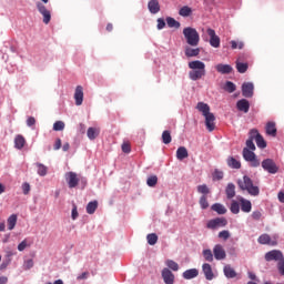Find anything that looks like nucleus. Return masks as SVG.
<instances>
[{
	"mask_svg": "<svg viewBox=\"0 0 284 284\" xmlns=\"http://www.w3.org/2000/svg\"><path fill=\"white\" fill-rule=\"evenodd\" d=\"M189 79L191 81H200V79H203L205 77L206 71H205V63L201 60H193L189 62Z\"/></svg>",
	"mask_w": 284,
	"mask_h": 284,
	"instance_id": "nucleus-1",
	"label": "nucleus"
},
{
	"mask_svg": "<svg viewBox=\"0 0 284 284\" xmlns=\"http://www.w3.org/2000/svg\"><path fill=\"white\" fill-rule=\"evenodd\" d=\"M237 185L242 192H247L251 196H258V194H261L258 186L254 185V182L247 175H244L242 180H239Z\"/></svg>",
	"mask_w": 284,
	"mask_h": 284,
	"instance_id": "nucleus-2",
	"label": "nucleus"
},
{
	"mask_svg": "<svg viewBox=\"0 0 284 284\" xmlns=\"http://www.w3.org/2000/svg\"><path fill=\"white\" fill-rule=\"evenodd\" d=\"M237 185L242 192H247L251 196H258V194H261L258 186L254 185V182L247 175H244L242 180H239Z\"/></svg>",
	"mask_w": 284,
	"mask_h": 284,
	"instance_id": "nucleus-3",
	"label": "nucleus"
},
{
	"mask_svg": "<svg viewBox=\"0 0 284 284\" xmlns=\"http://www.w3.org/2000/svg\"><path fill=\"white\" fill-rule=\"evenodd\" d=\"M237 185L242 192H247L251 196H258V194H261L258 186L254 185V182L247 175H244L242 180H239Z\"/></svg>",
	"mask_w": 284,
	"mask_h": 284,
	"instance_id": "nucleus-4",
	"label": "nucleus"
},
{
	"mask_svg": "<svg viewBox=\"0 0 284 284\" xmlns=\"http://www.w3.org/2000/svg\"><path fill=\"white\" fill-rule=\"evenodd\" d=\"M183 36L187 43V45H191V48H196L201 41V36L199 34V31L192 27H186L183 29Z\"/></svg>",
	"mask_w": 284,
	"mask_h": 284,
	"instance_id": "nucleus-5",
	"label": "nucleus"
},
{
	"mask_svg": "<svg viewBox=\"0 0 284 284\" xmlns=\"http://www.w3.org/2000/svg\"><path fill=\"white\" fill-rule=\"evenodd\" d=\"M36 8H37L39 14H41V17H42V23L48 26L50 23V21H52V10H50L48 7H45V4H43L41 1H38L36 3Z\"/></svg>",
	"mask_w": 284,
	"mask_h": 284,
	"instance_id": "nucleus-6",
	"label": "nucleus"
},
{
	"mask_svg": "<svg viewBox=\"0 0 284 284\" xmlns=\"http://www.w3.org/2000/svg\"><path fill=\"white\" fill-rule=\"evenodd\" d=\"M257 243H260V245H270L271 247H276V245H278V237L276 235L272 237L270 234L264 233L258 236Z\"/></svg>",
	"mask_w": 284,
	"mask_h": 284,
	"instance_id": "nucleus-7",
	"label": "nucleus"
},
{
	"mask_svg": "<svg viewBox=\"0 0 284 284\" xmlns=\"http://www.w3.org/2000/svg\"><path fill=\"white\" fill-rule=\"evenodd\" d=\"M243 159H245L248 163H251L252 168H258V165H261V161L256 159V153L251 151L247 148L243 149Z\"/></svg>",
	"mask_w": 284,
	"mask_h": 284,
	"instance_id": "nucleus-8",
	"label": "nucleus"
},
{
	"mask_svg": "<svg viewBox=\"0 0 284 284\" xmlns=\"http://www.w3.org/2000/svg\"><path fill=\"white\" fill-rule=\"evenodd\" d=\"M250 136L255 140L257 148H260L261 150H265V148H267V142H265L263 135L258 133V130L252 129L250 131Z\"/></svg>",
	"mask_w": 284,
	"mask_h": 284,
	"instance_id": "nucleus-9",
	"label": "nucleus"
},
{
	"mask_svg": "<svg viewBox=\"0 0 284 284\" xmlns=\"http://www.w3.org/2000/svg\"><path fill=\"white\" fill-rule=\"evenodd\" d=\"M227 225V219L225 217H215L210 220L206 224L209 230H219V227H225Z\"/></svg>",
	"mask_w": 284,
	"mask_h": 284,
	"instance_id": "nucleus-10",
	"label": "nucleus"
},
{
	"mask_svg": "<svg viewBox=\"0 0 284 284\" xmlns=\"http://www.w3.org/2000/svg\"><path fill=\"white\" fill-rule=\"evenodd\" d=\"M262 168L265 170V172H268V174H276V172H278V166L272 159L264 160L262 162Z\"/></svg>",
	"mask_w": 284,
	"mask_h": 284,
	"instance_id": "nucleus-11",
	"label": "nucleus"
},
{
	"mask_svg": "<svg viewBox=\"0 0 284 284\" xmlns=\"http://www.w3.org/2000/svg\"><path fill=\"white\" fill-rule=\"evenodd\" d=\"M65 181H67L70 190H72V189L77 187V185H79L80 179L75 172H68V173H65Z\"/></svg>",
	"mask_w": 284,
	"mask_h": 284,
	"instance_id": "nucleus-12",
	"label": "nucleus"
},
{
	"mask_svg": "<svg viewBox=\"0 0 284 284\" xmlns=\"http://www.w3.org/2000/svg\"><path fill=\"white\" fill-rule=\"evenodd\" d=\"M206 34L210 37V45H212V48H221V38L216 36L214 29L209 28Z\"/></svg>",
	"mask_w": 284,
	"mask_h": 284,
	"instance_id": "nucleus-13",
	"label": "nucleus"
},
{
	"mask_svg": "<svg viewBox=\"0 0 284 284\" xmlns=\"http://www.w3.org/2000/svg\"><path fill=\"white\" fill-rule=\"evenodd\" d=\"M264 258L267 262L278 261V263H281V261L284 258V256H283V252H281L280 250H273V251L267 252L265 254Z\"/></svg>",
	"mask_w": 284,
	"mask_h": 284,
	"instance_id": "nucleus-14",
	"label": "nucleus"
},
{
	"mask_svg": "<svg viewBox=\"0 0 284 284\" xmlns=\"http://www.w3.org/2000/svg\"><path fill=\"white\" fill-rule=\"evenodd\" d=\"M242 95L245 97V99H252L254 97V83L244 82L242 84Z\"/></svg>",
	"mask_w": 284,
	"mask_h": 284,
	"instance_id": "nucleus-15",
	"label": "nucleus"
},
{
	"mask_svg": "<svg viewBox=\"0 0 284 284\" xmlns=\"http://www.w3.org/2000/svg\"><path fill=\"white\" fill-rule=\"evenodd\" d=\"M213 255L216 261H225L227 257V253H225V248H223V245L216 244L213 247Z\"/></svg>",
	"mask_w": 284,
	"mask_h": 284,
	"instance_id": "nucleus-16",
	"label": "nucleus"
},
{
	"mask_svg": "<svg viewBox=\"0 0 284 284\" xmlns=\"http://www.w3.org/2000/svg\"><path fill=\"white\" fill-rule=\"evenodd\" d=\"M205 118V125H206V130H209V132H214V130L216 129V116H214V113H210L209 115H204Z\"/></svg>",
	"mask_w": 284,
	"mask_h": 284,
	"instance_id": "nucleus-17",
	"label": "nucleus"
},
{
	"mask_svg": "<svg viewBox=\"0 0 284 284\" xmlns=\"http://www.w3.org/2000/svg\"><path fill=\"white\" fill-rule=\"evenodd\" d=\"M162 278L165 284H174V273L168 267L162 270Z\"/></svg>",
	"mask_w": 284,
	"mask_h": 284,
	"instance_id": "nucleus-18",
	"label": "nucleus"
},
{
	"mask_svg": "<svg viewBox=\"0 0 284 284\" xmlns=\"http://www.w3.org/2000/svg\"><path fill=\"white\" fill-rule=\"evenodd\" d=\"M215 70L219 74H232V70L234 69L230 64L219 63L215 65Z\"/></svg>",
	"mask_w": 284,
	"mask_h": 284,
	"instance_id": "nucleus-19",
	"label": "nucleus"
},
{
	"mask_svg": "<svg viewBox=\"0 0 284 284\" xmlns=\"http://www.w3.org/2000/svg\"><path fill=\"white\" fill-rule=\"evenodd\" d=\"M148 9L151 14H159V12H161V4L159 3V0L149 1Z\"/></svg>",
	"mask_w": 284,
	"mask_h": 284,
	"instance_id": "nucleus-20",
	"label": "nucleus"
},
{
	"mask_svg": "<svg viewBox=\"0 0 284 284\" xmlns=\"http://www.w3.org/2000/svg\"><path fill=\"white\" fill-rule=\"evenodd\" d=\"M75 105H83V87L78 85L74 92Z\"/></svg>",
	"mask_w": 284,
	"mask_h": 284,
	"instance_id": "nucleus-21",
	"label": "nucleus"
},
{
	"mask_svg": "<svg viewBox=\"0 0 284 284\" xmlns=\"http://www.w3.org/2000/svg\"><path fill=\"white\" fill-rule=\"evenodd\" d=\"M236 108L240 112H244V114H247V112H250V101L242 99L237 101Z\"/></svg>",
	"mask_w": 284,
	"mask_h": 284,
	"instance_id": "nucleus-22",
	"label": "nucleus"
},
{
	"mask_svg": "<svg viewBox=\"0 0 284 284\" xmlns=\"http://www.w3.org/2000/svg\"><path fill=\"white\" fill-rule=\"evenodd\" d=\"M202 272L206 281H212L214 278V272H212V265L205 263L202 265Z\"/></svg>",
	"mask_w": 284,
	"mask_h": 284,
	"instance_id": "nucleus-23",
	"label": "nucleus"
},
{
	"mask_svg": "<svg viewBox=\"0 0 284 284\" xmlns=\"http://www.w3.org/2000/svg\"><path fill=\"white\" fill-rule=\"evenodd\" d=\"M239 201L241 203L242 212L250 214V212H252V202L250 200H245V197H240Z\"/></svg>",
	"mask_w": 284,
	"mask_h": 284,
	"instance_id": "nucleus-24",
	"label": "nucleus"
},
{
	"mask_svg": "<svg viewBox=\"0 0 284 284\" xmlns=\"http://www.w3.org/2000/svg\"><path fill=\"white\" fill-rule=\"evenodd\" d=\"M223 273L226 278H236L237 275L234 267H232L230 264L224 265Z\"/></svg>",
	"mask_w": 284,
	"mask_h": 284,
	"instance_id": "nucleus-25",
	"label": "nucleus"
},
{
	"mask_svg": "<svg viewBox=\"0 0 284 284\" xmlns=\"http://www.w3.org/2000/svg\"><path fill=\"white\" fill-rule=\"evenodd\" d=\"M196 110H199V112H201L203 114V116H207V115L212 114V112H210V104H207L205 102H199L196 104Z\"/></svg>",
	"mask_w": 284,
	"mask_h": 284,
	"instance_id": "nucleus-26",
	"label": "nucleus"
},
{
	"mask_svg": "<svg viewBox=\"0 0 284 284\" xmlns=\"http://www.w3.org/2000/svg\"><path fill=\"white\" fill-rule=\"evenodd\" d=\"M14 148L16 150H23V148H26V138L23 135L21 134L16 135Z\"/></svg>",
	"mask_w": 284,
	"mask_h": 284,
	"instance_id": "nucleus-27",
	"label": "nucleus"
},
{
	"mask_svg": "<svg viewBox=\"0 0 284 284\" xmlns=\"http://www.w3.org/2000/svg\"><path fill=\"white\" fill-rule=\"evenodd\" d=\"M183 278H185V281H191V278H196V276H199V270L196 268H190L183 272L182 274Z\"/></svg>",
	"mask_w": 284,
	"mask_h": 284,
	"instance_id": "nucleus-28",
	"label": "nucleus"
},
{
	"mask_svg": "<svg viewBox=\"0 0 284 284\" xmlns=\"http://www.w3.org/2000/svg\"><path fill=\"white\" fill-rule=\"evenodd\" d=\"M184 54L187 57V59H192V57H199V54H201V49H192L191 47H185Z\"/></svg>",
	"mask_w": 284,
	"mask_h": 284,
	"instance_id": "nucleus-29",
	"label": "nucleus"
},
{
	"mask_svg": "<svg viewBox=\"0 0 284 284\" xmlns=\"http://www.w3.org/2000/svg\"><path fill=\"white\" fill-rule=\"evenodd\" d=\"M266 134L268 136H276L277 130H276V122H267L265 126Z\"/></svg>",
	"mask_w": 284,
	"mask_h": 284,
	"instance_id": "nucleus-30",
	"label": "nucleus"
},
{
	"mask_svg": "<svg viewBox=\"0 0 284 284\" xmlns=\"http://www.w3.org/2000/svg\"><path fill=\"white\" fill-rule=\"evenodd\" d=\"M101 134V130L99 128H89L87 131V136L90 141H94Z\"/></svg>",
	"mask_w": 284,
	"mask_h": 284,
	"instance_id": "nucleus-31",
	"label": "nucleus"
},
{
	"mask_svg": "<svg viewBox=\"0 0 284 284\" xmlns=\"http://www.w3.org/2000/svg\"><path fill=\"white\" fill-rule=\"evenodd\" d=\"M226 199H234L236 196V186L234 183H229L225 190Z\"/></svg>",
	"mask_w": 284,
	"mask_h": 284,
	"instance_id": "nucleus-32",
	"label": "nucleus"
},
{
	"mask_svg": "<svg viewBox=\"0 0 284 284\" xmlns=\"http://www.w3.org/2000/svg\"><path fill=\"white\" fill-rule=\"evenodd\" d=\"M187 156H190V154L187 153V149L185 146H180L176 150V159L179 161H183V159H187Z\"/></svg>",
	"mask_w": 284,
	"mask_h": 284,
	"instance_id": "nucleus-33",
	"label": "nucleus"
},
{
	"mask_svg": "<svg viewBox=\"0 0 284 284\" xmlns=\"http://www.w3.org/2000/svg\"><path fill=\"white\" fill-rule=\"evenodd\" d=\"M211 210L213 212H216V214H227V209H225V205L221 203H215L211 206Z\"/></svg>",
	"mask_w": 284,
	"mask_h": 284,
	"instance_id": "nucleus-34",
	"label": "nucleus"
},
{
	"mask_svg": "<svg viewBox=\"0 0 284 284\" xmlns=\"http://www.w3.org/2000/svg\"><path fill=\"white\" fill-rule=\"evenodd\" d=\"M98 207H99L98 201L89 202L87 205V214H94V212H97Z\"/></svg>",
	"mask_w": 284,
	"mask_h": 284,
	"instance_id": "nucleus-35",
	"label": "nucleus"
},
{
	"mask_svg": "<svg viewBox=\"0 0 284 284\" xmlns=\"http://www.w3.org/2000/svg\"><path fill=\"white\" fill-rule=\"evenodd\" d=\"M8 230L12 231L17 226V214H12L7 220Z\"/></svg>",
	"mask_w": 284,
	"mask_h": 284,
	"instance_id": "nucleus-36",
	"label": "nucleus"
},
{
	"mask_svg": "<svg viewBox=\"0 0 284 284\" xmlns=\"http://www.w3.org/2000/svg\"><path fill=\"white\" fill-rule=\"evenodd\" d=\"M227 165L229 168H232L233 170H241V162L234 158L227 159Z\"/></svg>",
	"mask_w": 284,
	"mask_h": 284,
	"instance_id": "nucleus-37",
	"label": "nucleus"
},
{
	"mask_svg": "<svg viewBox=\"0 0 284 284\" xmlns=\"http://www.w3.org/2000/svg\"><path fill=\"white\" fill-rule=\"evenodd\" d=\"M162 142L164 143V145H170V143H172V133L170 131H163Z\"/></svg>",
	"mask_w": 284,
	"mask_h": 284,
	"instance_id": "nucleus-38",
	"label": "nucleus"
},
{
	"mask_svg": "<svg viewBox=\"0 0 284 284\" xmlns=\"http://www.w3.org/2000/svg\"><path fill=\"white\" fill-rule=\"evenodd\" d=\"M146 241L149 245H156V243L159 242V235H156L155 233H150L146 235Z\"/></svg>",
	"mask_w": 284,
	"mask_h": 284,
	"instance_id": "nucleus-39",
	"label": "nucleus"
},
{
	"mask_svg": "<svg viewBox=\"0 0 284 284\" xmlns=\"http://www.w3.org/2000/svg\"><path fill=\"white\" fill-rule=\"evenodd\" d=\"M166 24L169 26V28H181V22L176 21L172 17L166 18Z\"/></svg>",
	"mask_w": 284,
	"mask_h": 284,
	"instance_id": "nucleus-40",
	"label": "nucleus"
},
{
	"mask_svg": "<svg viewBox=\"0 0 284 284\" xmlns=\"http://www.w3.org/2000/svg\"><path fill=\"white\" fill-rule=\"evenodd\" d=\"M165 265L169 267V270L179 272V263L174 262V260H166Z\"/></svg>",
	"mask_w": 284,
	"mask_h": 284,
	"instance_id": "nucleus-41",
	"label": "nucleus"
},
{
	"mask_svg": "<svg viewBox=\"0 0 284 284\" xmlns=\"http://www.w3.org/2000/svg\"><path fill=\"white\" fill-rule=\"evenodd\" d=\"M199 203L201 210H207V207H210V202H207V195H201Z\"/></svg>",
	"mask_w": 284,
	"mask_h": 284,
	"instance_id": "nucleus-42",
	"label": "nucleus"
},
{
	"mask_svg": "<svg viewBox=\"0 0 284 284\" xmlns=\"http://www.w3.org/2000/svg\"><path fill=\"white\" fill-rule=\"evenodd\" d=\"M156 183H159V178L156 175H151L146 180V185H149V187H156Z\"/></svg>",
	"mask_w": 284,
	"mask_h": 284,
	"instance_id": "nucleus-43",
	"label": "nucleus"
},
{
	"mask_svg": "<svg viewBox=\"0 0 284 284\" xmlns=\"http://www.w3.org/2000/svg\"><path fill=\"white\" fill-rule=\"evenodd\" d=\"M224 90L230 94H232V92H236V84H234V82L232 81H226L224 85Z\"/></svg>",
	"mask_w": 284,
	"mask_h": 284,
	"instance_id": "nucleus-44",
	"label": "nucleus"
},
{
	"mask_svg": "<svg viewBox=\"0 0 284 284\" xmlns=\"http://www.w3.org/2000/svg\"><path fill=\"white\" fill-rule=\"evenodd\" d=\"M199 194H202V196H207L210 194V187H207V184H201L197 186Z\"/></svg>",
	"mask_w": 284,
	"mask_h": 284,
	"instance_id": "nucleus-45",
	"label": "nucleus"
},
{
	"mask_svg": "<svg viewBox=\"0 0 284 284\" xmlns=\"http://www.w3.org/2000/svg\"><path fill=\"white\" fill-rule=\"evenodd\" d=\"M180 17H190L192 14V8L184 6L179 11Z\"/></svg>",
	"mask_w": 284,
	"mask_h": 284,
	"instance_id": "nucleus-46",
	"label": "nucleus"
},
{
	"mask_svg": "<svg viewBox=\"0 0 284 284\" xmlns=\"http://www.w3.org/2000/svg\"><path fill=\"white\" fill-rule=\"evenodd\" d=\"M203 256L205 258V261H207L209 263H212V261H214V254L212 253V250L206 248L203 251Z\"/></svg>",
	"mask_w": 284,
	"mask_h": 284,
	"instance_id": "nucleus-47",
	"label": "nucleus"
},
{
	"mask_svg": "<svg viewBox=\"0 0 284 284\" xmlns=\"http://www.w3.org/2000/svg\"><path fill=\"white\" fill-rule=\"evenodd\" d=\"M247 63H243V62H237L236 63V70L237 72H240V74H245V72H247Z\"/></svg>",
	"mask_w": 284,
	"mask_h": 284,
	"instance_id": "nucleus-48",
	"label": "nucleus"
},
{
	"mask_svg": "<svg viewBox=\"0 0 284 284\" xmlns=\"http://www.w3.org/2000/svg\"><path fill=\"white\" fill-rule=\"evenodd\" d=\"M37 168H38L39 176H45V174H48V166H45L41 163H37Z\"/></svg>",
	"mask_w": 284,
	"mask_h": 284,
	"instance_id": "nucleus-49",
	"label": "nucleus"
},
{
	"mask_svg": "<svg viewBox=\"0 0 284 284\" xmlns=\"http://www.w3.org/2000/svg\"><path fill=\"white\" fill-rule=\"evenodd\" d=\"M53 130H54V132H61V131L65 130V123L63 121L54 122Z\"/></svg>",
	"mask_w": 284,
	"mask_h": 284,
	"instance_id": "nucleus-50",
	"label": "nucleus"
},
{
	"mask_svg": "<svg viewBox=\"0 0 284 284\" xmlns=\"http://www.w3.org/2000/svg\"><path fill=\"white\" fill-rule=\"evenodd\" d=\"M230 210L232 214H239L241 212V205H239V202L232 201Z\"/></svg>",
	"mask_w": 284,
	"mask_h": 284,
	"instance_id": "nucleus-51",
	"label": "nucleus"
},
{
	"mask_svg": "<svg viewBox=\"0 0 284 284\" xmlns=\"http://www.w3.org/2000/svg\"><path fill=\"white\" fill-rule=\"evenodd\" d=\"M246 149L251 150L252 152L256 150V145L254 144V138H252V135H250V138L246 140Z\"/></svg>",
	"mask_w": 284,
	"mask_h": 284,
	"instance_id": "nucleus-52",
	"label": "nucleus"
},
{
	"mask_svg": "<svg viewBox=\"0 0 284 284\" xmlns=\"http://www.w3.org/2000/svg\"><path fill=\"white\" fill-rule=\"evenodd\" d=\"M244 43L243 42H236V41H231V48L232 50H236V48H239V50H243L244 48Z\"/></svg>",
	"mask_w": 284,
	"mask_h": 284,
	"instance_id": "nucleus-53",
	"label": "nucleus"
},
{
	"mask_svg": "<svg viewBox=\"0 0 284 284\" xmlns=\"http://www.w3.org/2000/svg\"><path fill=\"white\" fill-rule=\"evenodd\" d=\"M219 239H222L223 241H227V239H230V231H227V230H224V231H221L220 233H219Z\"/></svg>",
	"mask_w": 284,
	"mask_h": 284,
	"instance_id": "nucleus-54",
	"label": "nucleus"
},
{
	"mask_svg": "<svg viewBox=\"0 0 284 284\" xmlns=\"http://www.w3.org/2000/svg\"><path fill=\"white\" fill-rule=\"evenodd\" d=\"M71 217L72 221H77V219H79V211L77 209V204L72 205Z\"/></svg>",
	"mask_w": 284,
	"mask_h": 284,
	"instance_id": "nucleus-55",
	"label": "nucleus"
},
{
	"mask_svg": "<svg viewBox=\"0 0 284 284\" xmlns=\"http://www.w3.org/2000/svg\"><path fill=\"white\" fill-rule=\"evenodd\" d=\"M213 179L216 181H221L223 179V171L215 170L213 173Z\"/></svg>",
	"mask_w": 284,
	"mask_h": 284,
	"instance_id": "nucleus-56",
	"label": "nucleus"
},
{
	"mask_svg": "<svg viewBox=\"0 0 284 284\" xmlns=\"http://www.w3.org/2000/svg\"><path fill=\"white\" fill-rule=\"evenodd\" d=\"M122 152H124V154H130V152H132V148L130 146V143L124 142L122 144Z\"/></svg>",
	"mask_w": 284,
	"mask_h": 284,
	"instance_id": "nucleus-57",
	"label": "nucleus"
},
{
	"mask_svg": "<svg viewBox=\"0 0 284 284\" xmlns=\"http://www.w3.org/2000/svg\"><path fill=\"white\" fill-rule=\"evenodd\" d=\"M251 216L253 221H261V216H263V214L261 211H254Z\"/></svg>",
	"mask_w": 284,
	"mask_h": 284,
	"instance_id": "nucleus-58",
	"label": "nucleus"
},
{
	"mask_svg": "<svg viewBox=\"0 0 284 284\" xmlns=\"http://www.w3.org/2000/svg\"><path fill=\"white\" fill-rule=\"evenodd\" d=\"M37 124V119H34V116H29L28 119H27V125H28V128H32L33 125H36Z\"/></svg>",
	"mask_w": 284,
	"mask_h": 284,
	"instance_id": "nucleus-59",
	"label": "nucleus"
},
{
	"mask_svg": "<svg viewBox=\"0 0 284 284\" xmlns=\"http://www.w3.org/2000/svg\"><path fill=\"white\" fill-rule=\"evenodd\" d=\"M22 192H23V194H30V183H28V182H24L23 184H22Z\"/></svg>",
	"mask_w": 284,
	"mask_h": 284,
	"instance_id": "nucleus-60",
	"label": "nucleus"
},
{
	"mask_svg": "<svg viewBox=\"0 0 284 284\" xmlns=\"http://www.w3.org/2000/svg\"><path fill=\"white\" fill-rule=\"evenodd\" d=\"M26 247H28V242L26 240H23L19 245H18V250L19 252H23V250H26Z\"/></svg>",
	"mask_w": 284,
	"mask_h": 284,
	"instance_id": "nucleus-61",
	"label": "nucleus"
},
{
	"mask_svg": "<svg viewBox=\"0 0 284 284\" xmlns=\"http://www.w3.org/2000/svg\"><path fill=\"white\" fill-rule=\"evenodd\" d=\"M165 28V20L162 18L158 19V30H163Z\"/></svg>",
	"mask_w": 284,
	"mask_h": 284,
	"instance_id": "nucleus-62",
	"label": "nucleus"
},
{
	"mask_svg": "<svg viewBox=\"0 0 284 284\" xmlns=\"http://www.w3.org/2000/svg\"><path fill=\"white\" fill-rule=\"evenodd\" d=\"M26 270H32L34 267V262L32 260H28L24 264Z\"/></svg>",
	"mask_w": 284,
	"mask_h": 284,
	"instance_id": "nucleus-63",
	"label": "nucleus"
},
{
	"mask_svg": "<svg viewBox=\"0 0 284 284\" xmlns=\"http://www.w3.org/2000/svg\"><path fill=\"white\" fill-rule=\"evenodd\" d=\"M53 150H61V139H57Z\"/></svg>",
	"mask_w": 284,
	"mask_h": 284,
	"instance_id": "nucleus-64",
	"label": "nucleus"
}]
</instances>
